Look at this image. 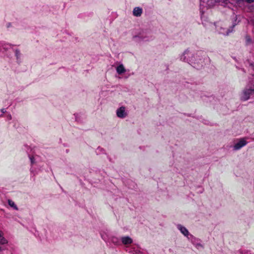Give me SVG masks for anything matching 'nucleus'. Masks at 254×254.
<instances>
[{"label": "nucleus", "instance_id": "f257e3e1", "mask_svg": "<svg viewBox=\"0 0 254 254\" xmlns=\"http://www.w3.org/2000/svg\"><path fill=\"white\" fill-rule=\"evenodd\" d=\"M238 19V16H234V21L232 26L229 28H227L225 24L222 23H218L216 25V30L219 34H222L225 36L229 35L231 33H232L234 31V27L239 23V21L237 22Z\"/></svg>", "mask_w": 254, "mask_h": 254}, {"label": "nucleus", "instance_id": "f03ea898", "mask_svg": "<svg viewBox=\"0 0 254 254\" xmlns=\"http://www.w3.org/2000/svg\"><path fill=\"white\" fill-rule=\"evenodd\" d=\"M180 59L181 61L188 63L190 64H193L194 66H195L196 64L202 63V62H201V63L197 62L195 59L194 54L188 50L185 51L180 55Z\"/></svg>", "mask_w": 254, "mask_h": 254}, {"label": "nucleus", "instance_id": "7ed1b4c3", "mask_svg": "<svg viewBox=\"0 0 254 254\" xmlns=\"http://www.w3.org/2000/svg\"><path fill=\"white\" fill-rule=\"evenodd\" d=\"M253 94H254V84L251 86H247L242 90L240 94V99L242 101H246L250 99Z\"/></svg>", "mask_w": 254, "mask_h": 254}, {"label": "nucleus", "instance_id": "20e7f679", "mask_svg": "<svg viewBox=\"0 0 254 254\" xmlns=\"http://www.w3.org/2000/svg\"><path fill=\"white\" fill-rule=\"evenodd\" d=\"M152 36L146 31H140L132 37L133 40L137 42L150 41L152 40Z\"/></svg>", "mask_w": 254, "mask_h": 254}, {"label": "nucleus", "instance_id": "39448f33", "mask_svg": "<svg viewBox=\"0 0 254 254\" xmlns=\"http://www.w3.org/2000/svg\"><path fill=\"white\" fill-rule=\"evenodd\" d=\"M248 143L247 138L243 137L236 140L232 146L233 150H238L244 146H246Z\"/></svg>", "mask_w": 254, "mask_h": 254}, {"label": "nucleus", "instance_id": "423d86ee", "mask_svg": "<svg viewBox=\"0 0 254 254\" xmlns=\"http://www.w3.org/2000/svg\"><path fill=\"white\" fill-rule=\"evenodd\" d=\"M116 114L118 118L124 119L127 116V112L125 107L122 106L118 108L116 111Z\"/></svg>", "mask_w": 254, "mask_h": 254}, {"label": "nucleus", "instance_id": "0eeeda50", "mask_svg": "<svg viewBox=\"0 0 254 254\" xmlns=\"http://www.w3.org/2000/svg\"><path fill=\"white\" fill-rule=\"evenodd\" d=\"M216 3V0H200L201 5L208 7L213 6Z\"/></svg>", "mask_w": 254, "mask_h": 254}, {"label": "nucleus", "instance_id": "6e6552de", "mask_svg": "<svg viewBox=\"0 0 254 254\" xmlns=\"http://www.w3.org/2000/svg\"><path fill=\"white\" fill-rule=\"evenodd\" d=\"M177 229L181 232V233L184 235L185 237H187L188 239H190L189 236H190V233L188 230L181 224L177 225Z\"/></svg>", "mask_w": 254, "mask_h": 254}, {"label": "nucleus", "instance_id": "1a4fd4ad", "mask_svg": "<svg viewBox=\"0 0 254 254\" xmlns=\"http://www.w3.org/2000/svg\"><path fill=\"white\" fill-rule=\"evenodd\" d=\"M117 72L121 75L126 72V69L123 64H120L116 67Z\"/></svg>", "mask_w": 254, "mask_h": 254}, {"label": "nucleus", "instance_id": "9d476101", "mask_svg": "<svg viewBox=\"0 0 254 254\" xmlns=\"http://www.w3.org/2000/svg\"><path fill=\"white\" fill-rule=\"evenodd\" d=\"M126 251L132 254H140L141 253L139 250L136 249L134 247L129 248L128 247H127Z\"/></svg>", "mask_w": 254, "mask_h": 254}, {"label": "nucleus", "instance_id": "9b49d317", "mask_svg": "<svg viewBox=\"0 0 254 254\" xmlns=\"http://www.w3.org/2000/svg\"><path fill=\"white\" fill-rule=\"evenodd\" d=\"M122 242L124 245L130 244L132 243V239L129 236L123 237L121 239Z\"/></svg>", "mask_w": 254, "mask_h": 254}, {"label": "nucleus", "instance_id": "f8f14e48", "mask_svg": "<svg viewBox=\"0 0 254 254\" xmlns=\"http://www.w3.org/2000/svg\"><path fill=\"white\" fill-rule=\"evenodd\" d=\"M132 12L134 16H140L142 13V9L139 7H135L134 8Z\"/></svg>", "mask_w": 254, "mask_h": 254}, {"label": "nucleus", "instance_id": "ddd939ff", "mask_svg": "<svg viewBox=\"0 0 254 254\" xmlns=\"http://www.w3.org/2000/svg\"><path fill=\"white\" fill-rule=\"evenodd\" d=\"M190 237L191 238V242L192 243V244L195 246V247L197 249H199L200 248H203L202 244H201L199 243H195V240H196V238L194 237L192 235H190Z\"/></svg>", "mask_w": 254, "mask_h": 254}, {"label": "nucleus", "instance_id": "4468645a", "mask_svg": "<svg viewBox=\"0 0 254 254\" xmlns=\"http://www.w3.org/2000/svg\"><path fill=\"white\" fill-rule=\"evenodd\" d=\"M101 237L102 239L105 241V242H108L110 240L109 236L107 235V233L106 232L103 231L101 234Z\"/></svg>", "mask_w": 254, "mask_h": 254}, {"label": "nucleus", "instance_id": "2eb2a0df", "mask_svg": "<svg viewBox=\"0 0 254 254\" xmlns=\"http://www.w3.org/2000/svg\"><path fill=\"white\" fill-rule=\"evenodd\" d=\"M7 243V241L4 238L3 233L0 231V244H5Z\"/></svg>", "mask_w": 254, "mask_h": 254}, {"label": "nucleus", "instance_id": "dca6fc26", "mask_svg": "<svg viewBox=\"0 0 254 254\" xmlns=\"http://www.w3.org/2000/svg\"><path fill=\"white\" fill-rule=\"evenodd\" d=\"M8 203L9 205L12 207L14 209L17 210L18 207L16 206V205L15 204L14 202L12 201V200L8 199Z\"/></svg>", "mask_w": 254, "mask_h": 254}, {"label": "nucleus", "instance_id": "f3484780", "mask_svg": "<svg viewBox=\"0 0 254 254\" xmlns=\"http://www.w3.org/2000/svg\"><path fill=\"white\" fill-rule=\"evenodd\" d=\"M246 44L247 45L252 44L253 40L250 36L247 35L245 37Z\"/></svg>", "mask_w": 254, "mask_h": 254}, {"label": "nucleus", "instance_id": "a211bd4d", "mask_svg": "<svg viewBox=\"0 0 254 254\" xmlns=\"http://www.w3.org/2000/svg\"><path fill=\"white\" fill-rule=\"evenodd\" d=\"M228 0H216V2L221 3L222 4H226Z\"/></svg>", "mask_w": 254, "mask_h": 254}, {"label": "nucleus", "instance_id": "6ab92c4d", "mask_svg": "<svg viewBox=\"0 0 254 254\" xmlns=\"http://www.w3.org/2000/svg\"><path fill=\"white\" fill-rule=\"evenodd\" d=\"M249 12H253L254 11V5H250L248 7Z\"/></svg>", "mask_w": 254, "mask_h": 254}, {"label": "nucleus", "instance_id": "aec40b11", "mask_svg": "<svg viewBox=\"0 0 254 254\" xmlns=\"http://www.w3.org/2000/svg\"><path fill=\"white\" fill-rule=\"evenodd\" d=\"M15 55L16 57L18 58V57L20 55V52L18 50L15 51Z\"/></svg>", "mask_w": 254, "mask_h": 254}, {"label": "nucleus", "instance_id": "412c9836", "mask_svg": "<svg viewBox=\"0 0 254 254\" xmlns=\"http://www.w3.org/2000/svg\"><path fill=\"white\" fill-rule=\"evenodd\" d=\"M34 163V160H31V164L33 165Z\"/></svg>", "mask_w": 254, "mask_h": 254}, {"label": "nucleus", "instance_id": "4be33fe9", "mask_svg": "<svg viewBox=\"0 0 254 254\" xmlns=\"http://www.w3.org/2000/svg\"><path fill=\"white\" fill-rule=\"evenodd\" d=\"M2 251V248L1 247H0V252Z\"/></svg>", "mask_w": 254, "mask_h": 254}, {"label": "nucleus", "instance_id": "5701e85b", "mask_svg": "<svg viewBox=\"0 0 254 254\" xmlns=\"http://www.w3.org/2000/svg\"><path fill=\"white\" fill-rule=\"evenodd\" d=\"M2 112H4V109H2Z\"/></svg>", "mask_w": 254, "mask_h": 254}]
</instances>
